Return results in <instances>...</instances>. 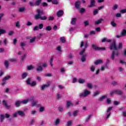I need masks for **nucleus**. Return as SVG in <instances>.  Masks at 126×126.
<instances>
[{
    "label": "nucleus",
    "mask_w": 126,
    "mask_h": 126,
    "mask_svg": "<svg viewBox=\"0 0 126 126\" xmlns=\"http://www.w3.org/2000/svg\"><path fill=\"white\" fill-rule=\"evenodd\" d=\"M87 87H88V88H89V89H92V88H93V86H92V83H87Z\"/></svg>",
    "instance_id": "473e14b6"
},
{
    "label": "nucleus",
    "mask_w": 126,
    "mask_h": 126,
    "mask_svg": "<svg viewBox=\"0 0 126 126\" xmlns=\"http://www.w3.org/2000/svg\"><path fill=\"white\" fill-rule=\"evenodd\" d=\"M44 13V11L41 10L40 9H37V14L36 15H39V16H41V15H43Z\"/></svg>",
    "instance_id": "a878e982"
},
{
    "label": "nucleus",
    "mask_w": 126,
    "mask_h": 126,
    "mask_svg": "<svg viewBox=\"0 0 126 126\" xmlns=\"http://www.w3.org/2000/svg\"><path fill=\"white\" fill-rule=\"evenodd\" d=\"M41 2H42V0H37L35 1L34 5H36V6H39Z\"/></svg>",
    "instance_id": "bb28decb"
},
{
    "label": "nucleus",
    "mask_w": 126,
    "mask_h": 126,
    "mask_svg": "<svg viewBox=\"0 0 126 126\" xmlns=\"http://www.w3.org/2000/svg\"><path fill=\"white\" fill-rule=\"evenodd\" d=\"M92 48L95 51H99V47H97L95 44H93L92 45Z\"/></svg>",
    "instance_id": "412c9836"
},
{
    "label": "nucleus",
    "mask_w": 126,
    "mask_h": 126,
    "mask_svg": "<svg viewBox=\"0 0 126 126\" xmlns=\"http://www.w3.org/2000/svg\"><path fill=\"white\" fill-rule=\"evenodd\" d=\"M74 104L72 103V101H68L66 102V109H69L70 107H74Z\"/></svg>",
    "instance_id": "1a4fd4ad"
},
{
    "label": "nucleus",
    "mask_w": 126,
    "mask_h": 126,
    "mask_svg": "<svg viewBox=\"0 0 126 126\" xmlns=\"http://www.w3.org/2000/svg\"><path fill=\"white\" fill-rule=\"evenodd\" d=\"M29 4L30 5V6H34V5H35V4H34V3L32 1H30Z\"/></svg>",
    "instance_id": "69168bd1"
},
{
    "label": "nucleus",
    "mask_w": 126,
    "mask_h": 126,
    "mask_svg": "<svg viewBox=\"0 0 126 126\" xmlns=\"http://www.w3.org/2000/svg\"><path fill=\"white\" fill-rule=\"evenodd\" d=\"M76 18H73L71 19V24L72 25H75V24H76Z\"/></svg>",
    "instance_id": "4be33fe9"
},
{
    "label": "nucleus",
    "mask_w": 126,
    "mask_h": 126,
    "mask_svg": "<svg viewBox=\"0 0 126 126\" xmlns=\"http://www.w3.org/2000/svg\"><path fill=\"white\" fill-rule=\"evenodd\" d=\"M111 25L112 26H113V27H117V24H116L115 23H114L113 21L111 22Z\"/></svg>",
    "instance_id": "6e6d98bb"
},
{
    "label": "nucleus",
    "mask_w": 126,
    "mask_h": 126,
    "mask_svg": "<svg viewBox=\"0 0 126 126\" xmlns=\"http://www.w3.org/2000/svg\"><path fill=\"white\" fill-rule=\"evenodd\" d=\"M29 100V102H32V103L34 100V97H32L30 99H28Z\"/></svg>",
    "instance_id": "680f3d73"
},
{
    "label": "nucleus",
    "mask_w": 126,
    "mask_h": 126,
    "mask_svg": "<svg viewBox=\"0 0 126 126\" xmlns=\"http://www.w3.org/2000/svg\"><path fill=\"white\" fill-rule=\"evenodd\" d=\"M98 13V9H95L94 10V15H96Z\"/></svg>",
    "instance_id": "4d7b16f0"
},
{
    "label": "nucleus",
    "mask_w": 126,
    "mask_h": 126,
    "mask_svg": "<svg viewBox=\"0 0 126 126\" xmlns=\"http://www.w3.org/2000/svg\"><path fill=\"white\" fill-rule=\"evenodd\" d=\"M34 18L36 20H38V19H40V20H47V18L46 16H40L39 15H35Z\"/></svg>",
    "instance_id": "39448f33"
},
{
    "label": "nucleus",
    "mask_w": 126,
    "mask_h": 126,
    "mask_svg": "<svg viewBox=\"0 0 126 126\" xmlns=\"http://www.w3.org/2000/svg\"><path fill=\"white\" fill-rule=\"evenodd\" d=\"M3 105L5 106L6 109H10L11 106L7 105V102L6 100H2Z\"/></svg>",
    "instance_id": "f8f14e48"
},
{
    "label": "nucleus",
    "mask_w": 126,
    "mask_h": 126,
    "mask_svg": "<svg viewBox=\"0 0 126 126\" xmlns=\"http://www.w3.org/2000/svg\"><path fill=\"white\" fill-rule=\"evenodd\" d=\"M38 103H39V101H38V100H34L32 102L31 105L32 107H34V106H36Z\"/></svg>",
    "instance_id": "5701e85b"
},
{
    "label": "nucleus",
    "mask_w": 126,
    "mask_h": 126,
    "mask_svg": "<svg viewBox=\"0 0 126 126\" xmlns=\"http://www.w3.org/2000/svg\"><path fill=\"white\" fill-rule=\"evenodd\" d=\"M26 59V54H24L21 58V61H24Z\"/></svg>",
    "instance_id": "052dcab7"
},
{
    "label": "nucleus",
    "mask_w": 126,
    "mask_h": 126,
    "mask_svg": "<svg viewBox=\"0 0 126 126\" xmlns=\"http://www.w3.org/2000/svg\"><path fill=\"white\" fill-rule=\"evenodd\" d=\"M38 29H43V27H44V25L43 24H40L38 25Z\"/></svg>",
    "instance_id": "5fc2aeb1"
},
{
    "label": "nucleus",
    "mask_w": 126,
    "mask_h": 126,
    "mask_svg": "<svg viewBox=\"0 0 126 126\" xmlns=\"http://www.w3.org/2000/svg\"><path fill=\"white\" fill-rule=\"evenodd\" d=\"M103 63V61H102V60H96V61L94 63V64L95 65H98V64H100V63Z\"/></svg>",
    "instance_id": "b1692460"
},
{
    "label": "nucleus",
    "mask_w": 126,
    "mask_h": 126,
    "mask_svg": "<svg viewBox=\"0 0 126 126\" xmlns=\"http://www.w3.org/2000/svg\"><path fill=\"white\" fill-rule=\"evenodd\" d=\"M109 49L111 51L118 50V47H117V44H116V41L115 40H114L113 42L110 44Z\"/></svg>",
    "instance_id": "f03ea898"
},
{
    "label": "nucleus",
    "mask_w": 126,
    "mask_h": 126,
    "mask_svg": "<svg viewBox=\"0 0 126 126\" xmlns=\"http://www.w3.org/2000/svg\"><path fill=\"white\" fill-rule=\"evenodd\" d=\"M78 110H75L73 112V116H74V117H75L76 116H77V114H78Z\"/></svg>",
    "instance_id": "79ce46f5"
},
{
    "label": "nucleus",
    "mask_w": 126,
    "mask_h": 126,
    "mask_svg": "<svg viewBox=\"0 0 126 126\" xmlns=\"http://www.w3.org/2000/svg\"><path fill=\"white\" fill-rule=\"evenodd\" d=\"M28 75V73H23L22 74V76H21V78L23 79H25V78H26V77H27V76Z\"/></svg>",
    "instance_id": "7c9ffc66"
},
{
    "label": "nucleus",
    "mask_w": 126,
    "mask_h": 126,
    "mask_svg": "<svg viewBox=\"0 0 126 126\" xmlns=\"http://www.w3.org/2000/svg\"><path fill=\"white\" fill-rule=\"evenodd\" d=\"M34 69V67L32 65L28 66V70H32V69Z\"/></svg>",
    "instance_id": "603ef678"
},
{
    "label": "nucleus",
    "mask_w": 126,
    "mask_h": 126,
    "mask_svg": "<svg viewBox=\"0 0 126 126\" xmlns=\"http://www.w3.org/2000/svg\"><path fill=\"white\" fill-rule=\"evenodd\" d=\"M111 84L113 86H118L119 85V83L116 81H113L111 82Z\"/></svg>",
    "instance_id": "cd10ccee"
},
{
    "label": "nucleus",
    "mask_w": 126,
    "mask_h": 126,
    "mask_svg": "<svg viewBox=\"0 0 126 126\" xmlns=\"http://www.w3.org/2000/svg\"><path fill=\"white\" fill-rule=\"evenodd\" d=\"M54 19H55V17H54V16H50L48 18L49 21H53V20H54Z\"/></svg>",
    "instance_id": "8fccbe9b"
},
{
    "label": "nucleus",
    "mask_w": 126,
    "mask_h": 126,
    "mask_svg": "<svg viewBox=\"0 0 126 126\" xmlns=\"http://www.w3.org/2000/svg\"><path fill=\"white\" fill-rule=\"evenodd\" d=\"M102 21H103V19H100L99 20L95 22V24L96 25H98V24H100V23H102Z\"/></svg>",
    "instance_id": "c756f323"
},
{
    "label": "nucleus",
    "mask_w": 126,
    "mask_h": 126,
    "mask_svg": "<svg viewBox=\"0 0 126 126\" xmlns=\"http://www.w3.org/2000/svg\"><path fill=\"white\" fill-rule=\"evenodd\" d=\"M39 65L38 67L36 68V70L37 71H42L43 70V67H42V63H39Z\"/></svg>",
    "instance_id": "aec40b11"
},
{
    "label": "nucleus",
    "mask_w": 126,
    "mask_h": 126,
    "mask_svg": "<svg viewBox=\"0 0 126 126\" xmlns=\"http://www.w3.org/2000/svg\"><path fill=\"white\" fill-rule=\"evenodd\" d=\"M81 4V1L78 0L75 2V7L76 9H80V5Z\"/></svg>",
    "instance_id": "9d476101"
},
{
    "label": "nucleus",
    "mask_w": 126,
    "mask_h": 126,
    "mask_svg": "<svg viewBox=\"0 0 126 126\" xmlns=\"http://www.w3.org/2000/svg\"><path fill=\"white\" fill-rule=\"evenodd\" d=\"M3 120H4V115L3 114H1L0 115V122H1V123H2V122H3Z\"/></svg>",
    "instance_id": "2f4dec72"
},
{
    "label": "nucleus",
    "mask_w": 126,
    "mask_h": 126,
    "mask_svg": "<svg viewBox=\"0 0 126 126\" xmlns=\"http://www.w3.org/2000/svg\"><path fill=\"white\" fill-rule=\"evenodd\" d=\"M90 94V91H88V90H84V93L80 94L79 96L80 98H81V97H87V95H89Z\"/></svg>",
    "instance_id": "20e7f679"
},
{
    "label": "nucleus",
    "mask_w": 126,
    "mask_h": 126,
    "mask_svg": "<svg viewBox=\"0 0 126 126\" xmlns=\"http://www.w3.org/2000/svg\"><path fill=\"white\" fill-rule=\"evenodd\" d=\"M26 83L28 85H30L32 87L36 86V82L31 81V78H29L26 81Z\"/></svg>",
    "instance_id": "7ed1b4c3"
},
{
    "label": "nucleus",
    "mask_w": 126,
    "mask_h": 126,
    "mask_svg": "<svg viewBox=\"0 0 126 126\" xmlns=\"http://www.w3.org/2000/svg\"><path fill=\"white\" fill-rule=\"evenodd\" d=\"M123 49V43H122V42H120L119 44V46L118 47V49Z\"/></svg>",
    "instance_id": "a18cd8bd"
},
{
    "label": "nucleus",
    "mask_w": 126,
    "mask_h": 126,
    "mask_svg": "<svg viewBox=\"0 0 126 126\" xmlns=\"http://www.w3.org/2000/svg\"><path fill=\"white\" fill-rule=\"evenodd\" d=\"M106 103L107 104H110L111 103H112V100H111V98H108L106 100Z\"/></svg>",
    "instance_id": "49530a36"
},
{
    "label": "nucleus",
    "mask_w": 126,
    "mask_h": 126,
    "mask_svg": "<svg viewBox=\"0 0 126 126\" xmlns=\"http://www.w3.org/2000/svg\"><path fill=\"white\" fill-rule=\"evenodd\" d=\"M78 82H79V83H80V84H82L85 83V80L79 79L78 80Z\"/></svg>",
    "instance_id": "c9c22d12"
},
{
    "label": "nucleus",
    "mask_w": 126,
    "mask_h": 126,
    "mask_svg": "<svg viewBox=\"0 0 126 126\" xmlns=\"http://www.w3.org/2000/svg\"><path fill=\"white\" fill-rule=\"evenodd\" d=\"M86 9L84 8H82L80 9V13H81V14L84 13V12H85L86 11Z\"/></svg>",
    "instance_id": "e433bc0d"
},
{
    "label": "nucleus",
    "mask_w": 126,
    "mask_h": 126,
    "mask_svg": "<svg viewBox=\"0 0 126 126\" xmlns=\"http://www.w3.org/2000/svg\"><path fill=\"white\" fill-rule=\"evenodd\" d=\"M4 64L6 68H8V67L9 66V63H8V61H7V60H5L4 63Z\"/></svg>",
    "instance_id": "c85d7f7f"
},
{
    "label": "nucleus",
    "mask_w": 126,
    "mask_h": 126,
    "mask_svg": "<svg viewBox=\"0 0 126 126\" xmlns=\"http://www.w3.org/2000/svg\"><path fill=\"white\" fill-rule=\"evenodd\" d=\"M85 51H86V49H84L83 50H82L80 52V53H79V54L80 55V56H83V55H84V54H83L84 53H85Z\"/></svg>",
    "instance_id": "09e8293b"
},
{
    "label": "nucleus",
    "mask_w": 126,
    "mask_h": 126,
    "mask_svg": "<svg viewBox=\"0 0 126 126\" xmlns=\"http://www.w3.org/2000/svg\"><path fill=\"white\" fill-rule=\"evenodd\" d=\"M60 122H61V119L59 118L57 119L54 121V126H59V125H60Z\"/></svg>",
    "instance_id": "a211bd4d"
},
{
    "label": "nucleus",
    "mask_w": 126,
    "mask_h": 126,
    "mask_svg": "<svg viewBox=\"0 0 126 126\" xmlns=\"http://www.w3.org/2000/svg\"><path fill=\"white\" fill-rule=\"evenodd\" d=\"M57 15L58 17H61L63 15V11L61 10L57 12Z\"/></svg>",
    "instance_id": "4468645a"
},
{
    "label": "nucleus",
    "mask_w": 126,
    "mask_h": 126,
    "mask_svg": "<svg viewBox=\"0 0 126 126\" xmlns=\"http://www.w3.org/2000/svg\"><path fill=\"white\" fill-rule=\"evenodd\" d=\"M34 123H35V120L34 119H32L29 123L30 126H32L34 125Z\"/></svg>",
    "instance_id": "ea45409f"
},
{
    "label": "nucleus",
    "mask_w": 126,
    "mask_h": 126,
    "mask_svg": "<svg viewBox=\"0 0 126 126\" xmlns=\"http://www.w3.org/2000/svg\"><path fill=\"white\" fill-rule=\"evenodd\" d=\"M108 96L107 95H104L99 98L98 101L100 102H102L103 100H105L106 98H107Z\"/></svg>",
    "instance_id": "6ab92c4d"
},
{
    "label": "nucleus",
    "mask_w": 126,
    "mask_h": 126,
    "mask_svg": "<svg viewBox=\"0 0 126 126\" xmlns=\"http://www.w3.org/2000/svg\"><path fill=\"white\" fill-rule=\"evenodd\" d=\"M72 126V121H69L67 122V126Z\"/></svg>",
    "instance_id": "37998d69"
},
{
    "label": "nucleus",
    "mask_w": 126,
    "mask_h": 126,
    "mask_svg": "<svg viewBox=\"0 0 126 126\" xmlns=\"http://www.w3.org/2000/svg\"><path fill=\"white\" fill-rule=\"evenodd\" d=\"M115 92L116 95H119V96H122L124 94V92L120 89L115 90Z\"/></svg>",
    "instance_id": "9b49d317"
},
{
    "label": "nucleus",
    "mask_w": 126,
    "mask_h": 126,
    "mask_svg": "<svg viewBox=\"0 0 126 126\" xmlns=\"http://www.w3.org/2000/svg\"><path fill=\"white\" fill-rule=\"evenodd\" d=\"M92 117V115H90L88 116V117L86 119V122L87 123V122H89V120H90V118Z\"/></svg>",
    "instance_id": "3c124183"
},
{
    "label": "nucleus",
    "mask_w": 126,
    "mask_h": 126,
    "mask_svg": "<svg viewBox=\"0 0 126 126\" xmlns=\"http://www.w3.org/2000/svg\"><path fill=\"white\" fill-rule=\"evenodd\" d=\"M44 110H45V108L42 106L39 108V111L40 112H44Z\"/></svg>",
    "instance_id": "774afa93"
},
{
    "label": "nucleus",
    "mask_w": 126,
    "mask_h": 126,
    "mask_svg": "<svg viewBox=\"0 0 126 126\" xmlns=\"http://www.w3.org/2000/svg\"><path fill=\"white\" fill-rule=\"evenodd\" d=\"M6 33V31H5L3 29H1L0 28V36L1 35H3V34H5Z\"/></svg>",
    "instance_id": "393cba45"
},
{
    "label": "nucleus",
    "mask_w": 126,
    "mask_h": 126,
    "mask_svg": "<svg viewBox=\"0 0 126 126\" xmlns=\"http://www.w3.org/2000/svg\"><path fill=\"white\" fill-rule=\"evenodd\" d=\"M122 36H126V30L124 29L123 30L122 32H121Z\"/></svg>",
    "instance_id": "4c0bfd02"
},
{
    "label": "nucleus",
    "mask_w": 126,
    "mask_h": 126,
    "mask_svg": "<svg viewBox=\"0 0 126 126\" xmlns=\"http://www.w3.org/2000/svg\"><path fill=\"white\" fill-rule=\"evenodd\" d=\"M86 57H87V54H85L82 56L81 61L82 63H85V62H86Z\"/></svg>",
    "instance_id": "2eb2a0df"
},
{
    "label": "nucleus",
    "mask_w": 126,
    "mask_h": 126,
    "mask_svg": "<svg viewBox=\"0 0 126 126\" xmlns=\"http://www.w3.org/2000/svg\"><path fill=\"white\" fill-rule=\"evenodd\" d=\"M120 13H122V14L126 13V9H124L120 10Z\"/></svg>",
    "instance_id": "e2e57ef3"
},
{
    "label": "nucleus",
    "mask_w": 126,
    "mask_h": 126,
    "mask_svg": "<svg viewBox=\"0 0 126 126\" xmlns=\"http://www.w3.org/2000/svg\"><path fill=\"white\" fill-rule=\"evenodd\" d=\"M91 70L93 72H94V71H95V67H94V66H92L91 67Z\"/></svg>",
    "instance_id": "338daca9"
},
{
    "label": "nucleus",
    "mask_w": 126,
    "mask_h": 126,
    "mask_svg": "<svg viewBox=\"0 0 126 126\" xmlns=\"http://www.w3.org/2000/svg\"><path fill=\"white\" fill-rule=\"evenodd\" d=\"M17 114L19 116H20V117H25V113L22 111H18Z\"/></svg>",
    "instance_id": "dca6fc26"
},
{
    "label": "nucleus",
    "mask_w": 126,
    "mask_h": 126,
    "mask_svg": "<svg viewBox=\"0 0 126 126\" xmlns=\"http://www.w3.org/2000/svg\"><path fill=\"white\" fill-rule=\"evenodd\" d=\"M60 41L62 43H64L66 42L65 38L64 37H62L60 38Z\"/></svg>",
    "instance_id": "72a5a7b5"
},
{
    "label": "nucleus",
    "mask_w": 126,
    "mask_h": 126,
    "mask_svg": "<svg viewBox=\"0 0 126 126\" xmlns=\"http://www.w3.org/2000/svg\"><path fill=\"white\" fill-rule=\"evenodd\" d=\"M21 101H22V104H27V103L29 102V100H28V99H27Z\"/></svg>",
    "instance_id": "de8ad7c7"
},
{
    "label": "nucleus",
    "mask_w": 126,
    "mask_h": 126,
    "mask_svg": "<svg viewBox=\"0 0 126 126\" xmlns=\"http://www.w3.org/2000/svg\"><path fill=\"white\" fill-rule=\"evenodd\" d=\"M46 31H51L52 30V27L51 26H48L46 28Z\"/></svg>",
    "instance_id": "864d4df0"
},
{
    "label": "nucleus",
    "mask_w": 126,
    "mask_h": 126,
    "mask_svg": "<svg viewBox=\"0 0 126 126\" xmlns=\"http://www.w3.org/2000/svg\"><path fill=\"white\" fill-rule=\"evenodd\" d=\"M10 78V76L7 75L5 76L2 80L1 85L2 86H4L6 84V80H8Z\"/></svg>",
    "instance_id": "0eeeda50"
},
{
    "label": "nucleus",
    "mask_w": 126,
    "mask_h": 126,
    "mask_svg": "<svg viewBox=\"0 0 126 126\" xmlns=\"http://www.w3.org/2000/svg\"><path fill=\"white\" fill-rule=\"evenodd\" d=\"M95 3H96V1L94 0H91L90 4L88 5V7H93L95 6Z\"/></svg>",
    "instance_id": "ddd939ff"
},
{
    "label": "nucleus",
    "mask_w": 126,
    "mask_h": 126,
    "mask_svg": "<svg viewBox=\"0 0 126 126\" xmlns=\"http://www.w3.org/2000/svg\"><path fill=\"white\" fill-rule=\"evenodd\" d=\"M120 51L117 50H115L112 51V53H111V55H110V58L112 61H114L115 60V56L116 57H119L120 56Z\"/></svg>",
    "instance_id": "f257e3e1"
},
{
    "label": "nucleus",
    "mask_w": 126,
    "mask_h": 126,
    "mask_svg": "<svg viewBox=\"0 0 126 126\" xmlns=\"http://www.w3.org/2000/svg\"><path fill=\"white\" fill-rule=\"evenodd\" d=\"M84 26L85 27H87V26H89V21H85L84 22Z\"/></svg>",
    "instance_id": "58836bf2"
},
{
    "label": "nucleus",
    "mask_w": 126,
    "mask_h": 126,
    "mask_svg": "<svg viewBox=\"0 0 126 126\" xmlns=\"http://www.w3.org/2000/svg\"><path fill=\"white\" fill-rule=\"evenodd\" d=\"M113 109V107H109L107 110V113L106 114V117H105V121H107L110 117H111V113H110V111H112Z\"/></svg>",
    "instance_id": "423d86ee"
},
{
    "label": "nucleus",
    "mask_w": 126,
    "mask_h": 126,
    "mask_svg": "<svg viewBox=\"0 0 126 126\" xmlns=\"http://www.w3.org/2000/svg\"><path fill=\"white\" fill-rule=\"evenodd\" d=\"M114 105H115V106H118V105H120V102L115 101H114Z\"/></svg>",
    "instance_id": "0e129e2a"
},
{
    "label": "nucleus",
    "mask_w": 126,
    "mask_h": 126,
    "mask_svg": "<svg viewBox=\"0 0 126 126\" xmlns=\"http://www.w3.org/2000/svg\"><path fill=\"white\" fill-rule=\"evenodd\" d=\"M22 104V102L20 100H18L16 101V103H15V106L17 107V108H18L20 107V104Z\"/></svg>",
    "instance_id": "f3484780"
},
{
    "label": "nucleus",
    "mask_w": 126,
    "mask_h": 126,
    "mask_svg": "<svg viewBox=\"0 0 126 126\" xmlns=\"http://www.w3.org/2000/svg\"><path fill=\"white\" fill-rule=\"evenodd\" d=\"M26 44H25V43L24 42H21L20 43V46L22 48V49H23V50H25V49H24V47H25Z\"/></svg>",
    "instance_id": "f704fd0d"
},
{
    "label": "nucleus",
    "mask_w": 126,
    "mask_h": 126,
    "mask_svg": "<svg viewBox=\"0 0 126 126\" xmlns=\"http://www.w3.org/2000/svg\"><path fill=\"white\" fill-rule=\"evenodd\" d=\"M25 10V7L20 8L19 9V11L20 12H23V11H24Z\"/></svg>",
    "instance_id": "bf43d9fd"
},
{
    "label": "nucleus",
    "mask_w": 126,
    "mask_h": 126,
    "mask_svg": "<svg viewBox=\"0 0 126 126\" xmlns=\"http://www.w3.org/2000/svg\"><path fill=\"white\" fill-rule=\"evenodd\" d=\"M35 40H36V37H33L31 39L30 43H34V42H35Z\"/></svg>",
    "instance_id": "13d9d810"
},
{
    "label": "nucleus",
    "mask_w": 126,
    "mask_h": 126,
    "mask_svg": "<svg viewBox=\"0 0 126 126\" xmlns=\"http://www.w3.org/2000/svg\"><path fill=\"white\" fill-rule=\"evenodd\" d=\"M50 85H51V82H47L46 84L41 86L40 90L42 91L45 90V89H46V88H48V87H50Z\"/></svg>",
    "instance_id": "6e6552de"
},
{
    "label": "nucleus",
    "mask_w": 126,
    "mask_h": 126,
    "mask_svg": "<svg viewBox=\"0 0 126 126\" xmlns=\"http://www.w3.org/2000/svg\"><path fill=\"white\" fill-rule=\"evenodd\" d=\"M52 2L53 4H56V5L59 4V1H58V0H52Z\"/></svg>",
    "instance_id": "a19ab883"
},
{
    "label": "nucleus",
    "mask_w": 126,
    "mask_h": 126,
    "mask_svg": "<svg viewBox=\"0 0 126 126\" xmlns=\"http://www.w3.org/2000/svg\"><path fill=\"white\" fill-rule=\"evenodd\" d=\"M118 5L116 4L112 7V9L113 10H116V9H118Z\"/></svg>",
    "instance_id": "c03bdc74"
}]
</instances>
